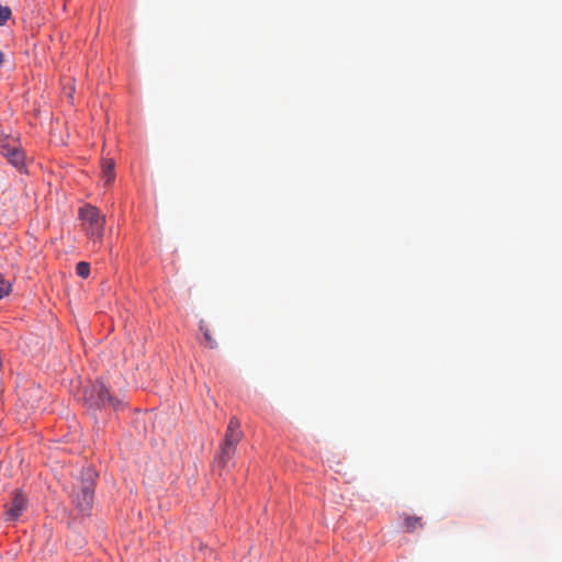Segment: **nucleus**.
Returning <instances> with one entry per match:
<instances>
[{
    "mask_svg": "<svg viewBox=\"0 0 562 562\" xmlns=\"http://www.w3.org/2000/svg\"><path fill=\"white\" fill-rule=\"evenodd\" d=\"M115 162L111 158H103L101 161V180L104 187L111 186L115 179Z\"/></svg>",
    "mask_w": 562,
    "mask_h": 562,
    "instance_id": "nucleus-7",
    "label": "nucleus"
},
{
    "mask_svg": "<svg viewBox=\"0 0 562 562\" xmlns=\"http://www.w3.org/2000/svg\"><path fill=\"white\" fill-rule=\"evenodd\" d=\"M94 479L95 472L92 469L88 468L82 471V479L78 486V491L75 494L76 506L81 513H87L92 507Z\"/></svg>",
    "mask_w": 562,
    "mask_h": 562,
    "instance_id": "nucleus-2",
    "label": "nucleus"
},
{
    "mask_svg": "<svg viewBox=\"0 0 562 562\" xmlns=\"http://www.w3.org/2000/svg\"><path fill=\"white\" fill-rule=\"evenodd\" d=\"M0 155L4 156L8 161L19 170L24 167L25 157L15 139L8 137L0 138Z\"/></svg>",
    "mask_w": 562,
    "mask_h": 562,
    "instance_id": "nucleus-5",
    "label": "nucleus"
},
{
    "mask_svg": "<svg viewBox=\"0 0 562 562\" xmlns=\"http://www.w3.org/2000/svg\"><path fill=\"white\" fill-rule=\"evenodd\" d=\"M76 272L81 278H88L90 274V265L86 261H80L77 263Z\"/></svg>",
    "mask_w": 562,
    "mask_h": 562,
    "instance_id": "nucleus-10",
    "label": "nucleus"
},
{
    "mask_svg": "<svg viewBox=\"0 0 562 562\" xmlns=\"http://www.w3.org/2000/svg\"><path fill=\"white\" fill-rule=\"evenodd\" d=\"M2 63H3V54H2V52L0 50V66L2 65Z\"/></svg>",
    "mask_w": 562,
    "mask_h": 562,
    "instance_id": "nucleus-13",
    "label": "nucleus"
},
{
    "mask_svg": "<svg viewBox=\"0 0 562 562\" xmlns=\"http://www.w3.org/2000/svg\"><path fill=\"white\" fill-rule=\"evenodd\" d=\"M244 434L240 430V422L236 417L229 419L225 437L220 446L217 461L225 467L235 456L236 446L243 439Z\"/></svg>",
    "mask_w": 562,
    "mask_h": 562,
    "instance_id": "nucleus-1",
    "label": "nucleus"
},
{
    "mask_svg": "<svg viewBox=\"0 0 562 562\" xmlns=\"http://www.w3.org/2000/svg\"><path fill=\"white\" fill-rule=\"evenodd\" d=\"M11 16V10L9 7L0 5V26L4 25Z\"/></svg>",
    "mask_w": 562,
    "mask_h": 562,
    "instance_id": "nucleus-12",
    "label": "nucleus"
},
{
    "mask_svg": "<svg viewBox=\"0 0 562 562\" xmlns=\"http://www.w3.org/2000/svg\"><path fill=\"white\" fill-rule=\"evenodd\" d=\"M11 291V283L0 274V300L7 296Z\"/></svg>",
    "mask_w": 562,
    "mask_h": 562,
    "instance_id": "nucleus-11",
    "label": "nucleus"
},
{
    "mask_svg": "<svg viewBox=\"0 0 562 562\" xmlns=\"http://www.w3.org/2000/svg\"><path fill=\"white\" fill-rule=\"evenodd\" d=\"M404 526H405L406 531L413 532L418 527H423L422 518L417 517V516H406L404 518Z\"/></svg>",
    "mask_w": 562,
    "mask_h": 562,
    "instance_id": "nucleus-9",
    "label": "nucleus"
},
{
    "mask_svg": "<svg viewBox=\"0 0 562 562\" xmlns=\"http://www.w3.org/2000/svg\"><path fill=\"white\" fill-rule=\"evenodd\" d=\"M199 328L200 330L202 331L203 334V337H204V340H205V345L211 348V349H215L217 348V342L216 340L212 337L211 335V330L210 328L204 324V321H200L199 323Z\"/></svg>",
    "mask_w": 562,
    "mask_h": 562,
    "instance_id": "nucleus-8",
    "label": "nucleus"
},
{
    "mask_svg": "<svg viewBox=\"0 0 562 562\" xmlns=\"http://www.w3.org/2000/svg\"><path fill=\"white\" fill-rule=\"evenodd\" d=\"M26 497L22 492L16 491L13 495L12 502L7 507V516L10 520H16L20 518L24 509L26 508Z\"/></svg>",
    "mask_w": 562,
    "mask_h": 562,
    "instance_id": "nucleus-6",
    "label": "nucleus"
},
{
    "mask_svg": "<svg viewBox=\"0 0 562 562\" xmlns=\"http://www.w3.org/2000/svg\"><path fill=\"white\" fill-rule=\"evenodd\" d=\"M80 218L87 235L93 239H101L103 236L105 218L99 210L92 205L80 209Z\"/></svg>",
    "mask_w": 562,
    "mask_h": 562,
    "instance_id": "nucleus-3",
    "label": "nucleus"
},
{
    "mask_svg": "<svg viewBox=\"0 0 562 562\" xmlns=\"http://www.w3.org/2000/svg\"><path fill=\"white\" fill-rule=\"evenodd\" d=\"M85 400L91 405L112 407L113 409H119L122 404L119 398L110 394L106 386L101 382L92 384L85 391Z\"/></svg>",
    "mask_w": 562,
    "mask_h": 562,
    "instance_id": "nucleus-4",
    "label": "nucleus"
}]
</instances>
